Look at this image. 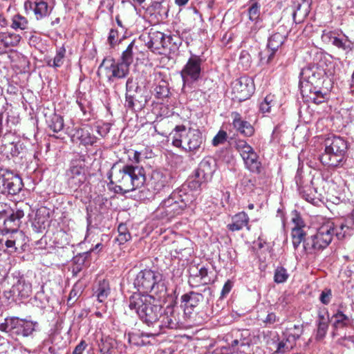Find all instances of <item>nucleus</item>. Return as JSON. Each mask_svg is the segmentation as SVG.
I'll return each mask as SVG.
<instances>
[{
    "instance_id": "nucleus-1",
    "label": "nucleus",
    "mask_w": 354,
    "mask_h": 354,
    "mask_svg": "<svg viewBox=\"0 0 354 354\" xmlns=\"http://www.w3.org/2000/svg\"><path fill=\"white\" fill-rule=\"evenodd\" d=\"M111 184L115 185L114 192L124 194L141 187L146 178L142 167L124 165L122 168L113 167L109 176Z\"/></svg>"
},
{
    "instance_id": "nucleus-2",
    "label": "nucleus",
    "mask_w": 354,
    "mask_h": 354,
    "mask_svg": "<svg viewBox=\"0 0 354 354\" xmlns=\"http://www.w3.org/2000/svg\"><path fill=\"white\" fill-rule=\"evenodd\" d=\"M129 306L148 325L160 320L162 308L151 295L134 293L129 298Z\"/></svg>"
},
{
    "instance_id": "nucleus-3",
    "label": "nucleus",
    "mask_w": 354,
    "mask_h": 354,
    "mask_svg": "<svg viewBox=\"0 0 354 354\" xmlns=\"http://www.w3.org/2000/svg\"><path fill=\"white\" fill-rule=\"evenodd\" d=\"M335 73V66L331 63L321 60L317 64H309L304 67L300 73V85L303 87L304 82L317 87L324 86L326 83L328 90L330 86L331 77Z\"/></svg>"
},
{
    "instance_id": "nucleus-4",
    "label": "nucleus",
    "mask_w": 354,
    "mask_h": 354,
    "mask_svg": "<svg viewBox=\"0 0 354 354\" xmlns=\"http://www.w3.org/2000/svg\"><path fill=\"white\" fill-rule=\"evenodd\" d=\"M172 145L184 150L195 153L203 143L202 133L198 129L178 125L170 133Z\"/></svg>"
},
{
    "instance_id": "nucleus-5",
    "label": "nucleus",
    "mask_w": 354,
    "mask_h": 354,
    "mask_svg": "<svg viewBox=\"0 0 354 354\" xmlns=\"http://www.w3.org/2000/svg\"><path fill=\"white\" fill-rule=\"evenodd\" d=\"M334 234V223L330 220L324 221L317 228V233L304 240V250L307 253H313L326 248L332 241Z\"/></svg>"
},
{
    "instance_id": "nucleus-6",
    "label": "nucleus",
    "mask_w": 354,
    "mask_h": 354,
    "mask_svg": "<svg viewBox=\"0 0 354 354\" xmlns=\"http://www.w3.org/2000/svg\"><path fill=\"white\" fill-rule=\"evenodd\" d=\"M325 151L320 156V161L328 167H337L342 161L347 149L346 142L341 138H328L324 142Z\"/></svg>"
},
{
    "instance_id": "nucleus-7",
    "label": "nucleus",
    "mask_w": 354,
    "mask_h": 354,
    "mask_svg": "<svg viewBox=\"0 0 354 354\" xmlns=\"http://www.w3.org/2000/svg\"><path fill=\"white\" fill-rule=\"evenodd\" d=\"M191 201L189 196L185 194V197L183 198L179 192H173L167 198L162 201L157 208L156 213L162 218H171L181 214Z\"/></svg>"
},
{
    "instance_id": "nucleus-8",
    "label": "nucleus",
    "mask_w": 354,
    "mask_h": 354,
    "mask_svg": "<svg viewBox=\"0 0 354 354\" xmlns=\"http://www.w3.org/2000/svg\"><path fill=\"white\" fill-rule=\"evenodd\" d=\"M36 324V322L18 317L6 318L0 324V330L9 333L11 335L27 337L35 330Z\"/></svg>"
},
{
    "instance_id": "nucleus-9",
    "label": "nucleus",
    "mask_w": 354,
    "mask_h": 354,
    "mask_svg": "<svg viewBox=\"0 0 354 354\" xmlns=\"http://www.w3.org/2000/svg\"><path fill=\"white\" fill-rule=\"evenodd\" d=\"M235 148L241 156L245 167L253 173L259 174L261 164L254 149L243 140L236 141Z\"/></svg>"
},
{
    "instance_id": "nucleus-10",
    "label": "nucleus",
    "mask_w": 354,
    "mask_h": 354,
    "mask_svg": "<svg viewBox=\"0 0 354 354\" xmlns=\"http://www.w3.org/2000/svg\"><path fill=\"white\" fill-rule=\"evenodd\" d=\"M126 106L131 109H142L146 100L141 94V88L136 80L129 77L126 83Z\"/></svg>"
},
{
    "instance_id": "nucleus-11",
    "label": "nucleus",
    "mask_w": 354,
    "mask_h": 354,
    "mask_svg": "<svg viewBox=\"0 0 354 354\" xmlns=\"http://www.w3.org/2000/svg\"><path fill=\"white\" fill-rule=\"evenodd\" d=\"M160 278L159 273L151 270H141L136 275L133 285L139 292H148L153 290Z\"/></svg>"
},
{
    "instance_id": "nucleus-12",
    "label": "nucleus",
    "mask_w": 354,
    "mask_h": 354,
    "mask_svg": "<svg viewBox=\"0 0 354 354\" xmlns=\"http://www.w3.org/2000/svg\"><path fill=\"white\" fill-rule=\"evenodd\" d=\"M129 71V67L126 64L111 59H104L99 67V72L104 73L109 80L124 78Z\"/></svg>"
},
{
    "instance_id": "nucleus-13",
    "label": "nucleus",
    "mask_w": 354,
    "mask_h": 354,
    "mask_svg": "<svg viewBox=\"0 0 354 354\" xmlns=\"http://www.w3.org/2000/svg\"><path fill=\"white\" fill-rule=\"evenodd\" d=\"M254 90L252 80L248 77H241L232 84V98L239 102L248 99Z\"/></svg>"
},
{
    "instance_id": "nucleus-14",
    "label": "nucleus",
    "mask_w": 354,
    "mask_h": 354,
    "mask_svg": "<svg viewBox=\"0 0 354 354\" xmlns=\"http://www.w3.org/2000/svg\"><path fill=\"white\" fill-rule=\"evenodd\" d=\"M201 60L194 56L191 57L181 71V77L184 84H189L198 80L201 76Z\"/></svg>"
},
{
    "instance_id": "nucleus-15",
    "label": "nucleus",
    "mask_w": 354,
    "mask_h": 354,
    "mask_svg": "<svg viewBox=\"0 0 354 354\" xmlns=\"http://www.w3.org/2000/svg\"><path fill=\"white\" fill-rule=\"evenodd\" d=\"M216 162L214 158L211 156L204 158L198 165L196 176L203 181H208L212 179L213 174L216 171Z\"/></svg>"
},
{
    "instance_id": "nucleus-16",
    "label": "nucleus",
    "mask_w": 354,
    "mask_h": 354,
    "mask_svg": "<svg viewBox=\"0 0 354 354\" xmlns=\"http://www.w3.org/2000/svg\"><path fill=\"white\" fill-rule=\"evenodd\" d=\"M149 39L148 46L153 50L168 48L171 40L170 36L166 35L159 31H150L149 33Z\"/></svg>"
},
{
    "instance_id": "nucleus-17",
    "label": "nucleus",
    "mask_w": 354,
    "mask_h": 354,
    "mask_svg": "<svg viewBox=\"0 0 354 354\" xmlns=\"http://www.w3.org/2000/svg\"><path fill=\"white\" fill-rule=\"evenodd\" d=\"M7 177L5 176H0V183L4 187V189L12 195L18 194L22 189L23 183L20 177L12 174H8Z\"/></svg>"
},
{
    "instance_id": "nucleus-18",
    "label": "nucleus",
    "mask_w": 354,
    "mask_h": 354,
    "mask_svg": "<svg viewBox=\"0 0 354 354\" xmlns=\"http://www.w3.org/2000/svg\"><path fill=\"white\" fill-rule=\"evenodd\" d=\"M295 226L292 229L291 236L292 239V245L295 250H297L302 241L304 240L305 232L303 230L304 224L301 218L295 215L292 219Z\"/></svg>"
},
{
    "instance_id": "nucleus-19",
    "label": "nucleus",
    "mask_w": 354,
    "mask_h": 354,
    "mask_svg": "<svg viewBox=\"0 0 354 354\" xmlns=\"http://www.w3.org/2000/svg\"><path fill=\"white\" fill-rule=\"evenodd\" d=\"M160 325L162 326L167 328H175L176 327L178 322V315H176L175 309L172 306H167L165 310L164 313H161L160 317Z\"/></svg>"
},
{
    "instance_id": "nucleus-20",
    "label": "nucleus",
    "mask_w": 354,
    "mask_h": 354,
    "mask_svg": "<svg viewBox=\"0 0 354 354\" xmlns=\"http://www.w3.org/2000/svg\"><path fill=\"white\" fill-rule=\"evenodd\" d=\"M324 39H328L334 46L344 50H350L353 48V43L344 36V38H339L335 35L333 32H324L322 35Z\"/></svg>"
},
{
    "instance_id": "nucleus-21",
    "label": "nucleus",
    "mask_w": 354,
    "mask_h": 354,
    "mask_svg": "<svg viewBox=\"0 0 354 354\" xmlns=\"http://www.w3.org/2000/svg\"><path fill=\"white\" fill-rule=\"evenodd\" d=\"M90 130L88 127L76 129L72 135V140L73 142L79 141L84 145H93L95 142V137L91 135Z\"/></svg>"
},
{
    "instance_id": "nucleus-22",
    "label": "nucleus",
    "mask_w": 354,
    "mask_h": 354,
    "mask_svg": "<svg viewBox=\"0 0 354 354\" xmlns=\"http://www.w3.org/2000/svg\"><path fill=\"white\" fill-rule=\"evenodd\" d=\"M233 126L238 131L245 136H251L254 133L253 127L247 121L241 119L238 113H233Z\"/></svg>"
},
{
    "instance_id": "nucleus-23",
    "label": "nucleus",
    "mask_w": 354,
    "mask_h": 354,
    "mask_svg": "<svg viewBox=\"0 0 354 354\" xmlns=\"http://www.w3.org/2000/svg\"><path fill=\"white\" fill-rule=\"evenodd\" d=\"M26 10H33L37 19H41L48 14V6L44 1L32 3L30 1H26L24 4Z\"/></svg>"
},
{
    "instance_id": "nucleus-24",
    "label": "nucleus",
    "mask_w": 354,
    "mask_h": 354,
    "mask_svg": "<svg viewBox=\"0 0 354 354\" xmlns=\"http://www.w3.org/2000/svg\"><path fill=\"white\" fill-rule=\"evenodd\" d=\"M331 322L335 328H341L349 326L352 322V318L341 309H338L332 316Z\"/></svg>"
},
{
    "instance_id": "nucleus-25",
    "label": "nucleus",
    "mask_w": 354,
    "mask_h": 354,
    "mask_svg": "<svg viewBox=\"0 0 354 354\" xmlns=\"http://www.w3.org/2000/svg\"><path fill=\"white\" fill-rule=\"evenodd\" d=\"M248 216L244 212H241L233 216L232 223L229 224L227 227L231 231L240 230L248 225Z\"/></svg>"
},
{
    "instance_id": "nucleus-26",
    "label": "nucleus",
    "mask_w": 354,
    "mask_h": 354,
    "mask_svg": "<svg viewBox=\"0 0 354 354\" xmlns=\"http://www.w3.org/2000/svg\"><path fill=\"white\" fill-rule=\"evenodd\" d=\"M301 196L307 201L315 203L317 199L322 195V191L317 187L306 186L299 191Z\"/></svg>"
},
{
    "instance_id": "nucleus-27",
    "label": "nucleus",
    "mask_w": 354,
    "mask_h": 354,
    "mask_svg": "<svg viewBox=\"0 0 354 354\" xmlns=\"http://www.w3.org/2000/svg\"><path fill=\"white\" fill-rule=\"evenodd\" d=\"M285 39L286 37L279 32L274 33L270 37L268 47L272 51V53L268 57V61H270L272 59L274 53L282 45L285 41Z\"/></svg>"
},
{
    "instance_id": "nucleus-28",
    "label": "nucleus",
    "mask_w": 354,
    "mask_h": 354,
    "mask_svg": "<svg viewBox=\"0 0 354 354\" xmlns=\"http://www.w3.org/2000/svg\"><path fill=\"white\" fill-rule=\"evenodd\" d=\"M329 318L324 315L319 314L317 320V330L315 338L318 341L322 340L327 333L328 328Z\"/></svg>"
},
{
    "instance_id": "nucleus-29",
    "label": "nucleus",
    "mask_w": 354,
    "mask_h": 354,
    "mask_svg": "<svg viewBox=\"0 0 354 354\" xmlns=\"http://www.w3.org/2000/svg\"><path fill=\"white\" fill-rule=\"evenodd\" d=\"M250 341L246 338L243 339H234L231 346L233 348L232 354H245L250 348Z\"/></svg>"
},
{
    "instance_id": "nucleus-30",
    "label": "nucleus",
    "mask_w": 354,
    "mask_h": 354,
    "mask_svg": "<svg viewBox=\"0 0 354 354\" xmlns=\"http://www.w3.org/2000/svg\"><path fill=\"white\" fill-rule=\"evenodd\" d=\"M110 292L109 282L106 280L100 281L95 291V295L100 302H103Z\"/></svg>"
},
{
    "instance_id": "nucleus-31",
    "label": "nucleus",
    "mask_w": 354,
    "mask_h": 354,
    "mask_svg": "<svg viewBox=\"0 0 354 354\" xmlns=\"http://www.w3.org/2000/svg\"><path fill=\"white\" fill-rule=\"evenodd\" d=\"M201 297L202 295L192 292L189 294L183 295L181 299L185 308H193L198 304Z\"/></svg>"
},
{
    "instance_id": "nucleus-32",
    "label": "nucleus",
    "mask_w": 354,
    "mask_h": 354,
    "mask_svg": "<svg viewBox=\"0 0 354 354\" xmlns=\"http://www.w3.org/2000/svg\"><path fill=\"white\" fill-rule=\"evenodd\" d=\"M13 292H17L21 297H28L32 292V286L25 281H19L13 288Z\"/></svg>"
},
{
    "instance_id": "nucleus-33",
    "label": "nucleus",
    "mask_w": 354,
    "mask_h": 354,
    "mask_svg": "<svg viewBox=\"0 0 354 354\" xmlns=\"http://www.w3.org/2000/svg\"><path fill=\"white\" fill-rule=\"evenodd\" d=\"M302 333L303 327L301 325H294L292 327L287 328L283 333V335L295 344L296 340L300 337Z\"/></svg>"
},
{
    "instance_id": "nucleus-34",
    "label": "nucleus",
    "mask_w": 354,
    "mask_h": 354,
    "mask_svg": "<svg viewBox=\"0 0 354 354\" xmlns=\"http://www.w3.org/2000/svg\"><path fill=\"white\" fill-rule=\"evenodd\" d=\"M295 344L288 337H285L277 345L276 353L283 354L291 351Z\"/></svg>"
},
{
    "instance_id": "nucleus-35",
    "label": "nucleus",
    "mask_w": 354,
    "mask_h": 354,
    "mask_svg": "<svg viewBox=\"0 0 354 354\" xmlns=\"http://www.w3.org/2000/svg\"><path fill=\"white\" fill-rule=\"evenodd\" d=\"M152 184L156 190H160L166 185L167 178L160 172H153L152 174Z\"/></svg>"
},
{
    "instance_id": "nucleus-36",
    "label": "nucleus",
    "mask_w": 354,
    "mask_h": 354,
    "mask_svg": "<svg viewBox=\"0 0 354 354\" xmlns=\"http://www.w3.org/2000/svg\"><path fill=\"white\" fill-rule=\"evenodd\" d=\"M66 53V49L64 46L60 47L57 50L53 60L49 61L48 65L53 67H59L64 63V58Z\"/></svg>"
},
{
    "instance_id": "nucleus-37",
    "label": "nucleus",
    "mask_w": 354,
    "mask_h": 354,
    "mask_svg": "<svg viewBox=\"0 0 354 354\" xmlns=\"http://www.w3.org/2000/svg\"><path fill=\"white\" fill-rule=\"evenodd\" d=\"M274 98V95H268L264 98V100L260 104V110L261 112L266 113L271 111L272 107L274 106L276 104Z\"/></svg>"
},
{
    "instance_id": "nucleus-38",
    "label": "nucleus",
    "mask_w": 354,
    "mask_h": 354,
    "mask_svg": "<svg viewBox=\"0 0 354 354\" xmlns=\"http://www.w3.org/2000/svg\"><path fill=\"white\" fill-rule=\"evenodd\" d=\"M11 26L14 29L25 30L28 27V21L24 17L17 15L12 18Z\"/></svg>"
},
{
    "instance_id": "nucleus-39",
    "label": "nucleus",
    "mask_w": 354,
    "mask_h": 354,
    "mask_svg": "<svg viewBox=\"0 0 354 354\" xmlns=\"http://www.w3.org/2000/svg\"><path fill=\"white\" fill-rule=\"evenodd\" d=\"M114 343V340L112 339H102V343L100 345L101 354H112Z\"/></svg>"
},
{
    "instance_id": "nucleus-40",
    "label": "nucleus",
    "mask_w": 354,
    "mask_h": 354,
    "mask_svg": "<svg viewBox=\"0 0 354 354\" xmlns=\"http://www.w3.org/2000/svg\"><path fill=\"white\" fill-rule=\"evenodd\" d=\"M49 127L54 132L60 131L64 128L63 118L59 115H54L51 119Z\"/></svg>"
},
{
    "instance_id": "nucleus-41",
    "label": "nucleus",
    "mask_w": 354,
    "mask_h": 354,
    "mask_svg": "<svg viewBox=\"0 0 354 354\" xmlns=\"http://www.w3.org/2000/svg\"><path fill=\"white\" fill-rule=\"evenodd\" d=\"M134 43L132 41L123 52L121 59V62L126 64L129 67L130 64L133 62V46Z\"/></svg>"
},
{
    "instance_id": "nucleus-42",
    "label": "nucleus",
    "mask_w": 354,
    "mask_h": 354,
    "mask_svg": "<svg viewBox=\"0 0 354 354\" xmlns=\"http://www.w3.org/2000/svg\"><path fill=\"white\" fill-rule=\"evenodd\" d=\"M288 278L287 270L282 268L278 267L274 271V280L277 283L285 282Z\"/></svg>"
},
{
    "instance_id": "nucleus-43",
    "label": "nucleus",
    "mask_w": 354,
    "mask_h": 354,
    "mask_svg": "<svg viewBox=\"0 0 354 354\" xmlns=\"http://www.w3.org/2000/svg\"><path fill=\"white\" fill-rule=\"evenodd\" d=\"M0 354H19V351L15 349L8 342L0 344Z\"/></svg>"
},
{
    "instance_id": "nucleus-44",
    "label": "nucleus",
    "mask_w": 354,
    "mask_h": 354,
    "mask_svg": "<svg viewBox=\"0 0 354 354\" xmlns=\"http://www.w3.org/2000/svg\"><path fill=\"white\" fill-rule=\"evenodd\" d=\"M6 37H5L4 47L13 46L17 45L19 40L20 37L14 34H8L5 32Z\"/></svg>"
},
{
    "instance_id": "nucleus-45",
    "label": "nucleus",
    "mask_w": 354,
    "mask_h": 354,
    "mask_svg": "<svg viewBox=\"0 0 354 354\" xmlns=\"http://www.w3.org/2000/svg\"><path fill=\"white\" fill-rule=\"evenodd\" d=\"M157 97L159 98L165 97L168 95L169 90L165 82H162V84L157 86L155 88Z\"/></svg>"
},
{
    "instance_id": "nucleus-46",
    "label": "nucleus",
    "mask_w": 354,
    "mask_h": 354,
    "mask_svg": "<svg viewBox=\"0 0 354 354\" xmlns=\"http://www.w3.org/2000/svg\"><path fill=\"white\" fill-rule=\"evenodd\" d=\"M351 229L346 224H341L339 229H336L335 234L339 239H343L347 234H349Z\"/></svg>"
},
{
    "instance_id": "nucleus-47",
    "label": "nucleus",
    "mask_w": 354,
    "mask_h": 354,
    "mask_svg": "<svg viewBox=\"0 0 354 354\" xmlns=\"http://www.w3.org/2000/svg\"><path fill=\"white\" fill-rule=\"evenodd\" d=\"M227 139V133L223 131H220L213 138L212 144L214 146H218L225 142Z\"/></svg>"
},
{
    "instance_id": "nucleus-48",
    "label": "nucleus",
    "mask_w": 354,
    "mask_h": 354,
    "mask_svg": "<svg viewBox=\"0 0 354 354\" xmlns=\"http://www.w3.org/2000/svg\"><path fill=\"white\" fill-rule=\"evenodd\" d=\"M249 18L252 21L256 20L259 15V6L254 3L248 10Z\"/></svg>"
},
{
    "instance_id": "nucleus-49",
    "label": "nucleus",
    "mask_w": 354,
    "mask_h": 354,
    "mask_svg": "<svg viewBox=\"0 0 354 354\" xmlns=\"http://www.w3.org/2000/svg\"><path fill=\"white\" fill-rule=\"evenodd\" d=\"M331 297H332L331 290L329 289H325L321 293L319 299L322 304H328L330 301Z\"/></svg>"
},
{
    "instance_id": "nucleus-50",
    "label": "nucleus",
    "mask_w": 354,
    "mask_h": 354,
    "mask_svg": "<svg viewBox=\"0 0 354 354\" xmlns=\"http://www.w3.org/2000/svg\"><path fill=\"white\" fill-rule=\"evenodd\" d=\"M82 174V169L80 167L75 166L72 167L70 170L68 175L71 176L73 178L75 177L80 176Z\"/></svg>"
},
{
    "instance_id": "nucleus-51",
    "label": "nucleus",
    "mask_w": 354,
    "mask_h": 354,
    "mask_svg": "<svg viewBox=\"0 0 354 354\" xmlns=\"http://www.w3.org/2000/svg\"><path fill=\"white\" fill-rule=\"evenodd\" d=\"M300 7H301V5L299 4L298 7H297V10H293V12H292V17H293L294 21H297V15L301 16V19H299V22L302 19V18H304V17H306L307 15L308 10H305L304 12L301 13L299 10Z\"/></svg>"
},
{
    "instance_id": "nucleus-52",
    "label": "nucleus",
    "mask_w": 354,
    "mask_h": 354,
    "mask_svg": "<svg viewBox=\"0 0 354 354\" xmlns=\"http://www.w3.org/2000/svg\"><path fill=\"white\" fill-rule=\"evenodd\" d=\"M131 239V235L129 232L128 233H124V234H118V236L117 237V241L119 242L120 244H123L126 243L127 241H129Z\"/></svg>"
},
{
    "instance_id": "nucleus-53",
    "label": "nucleus",
    "mask_w": 354,
    "mask_h": 354,
    "mask_svg": "<svg viewBox=\"0 0 354 354\" xmlns=\"http://www.w3.org/2000/svg\"><path fill=\"white\" fill-rule=\"evenodd\" d=\"M86 347V344L84 341H82L75 348L73 354H82V352L85 350Z\"/></svg>"
},
{
    "instance_id": "nucleus-54",
    "label": "nucleus",
    "mask_w": 354,
    "mask_h": 354,
    "mask_svg": "<svg viewBox=\"0 0 354 354\" xmlns=\"http://www.w3.org/2000/svg\"><path fill=\"white\" fill-rule=\"evenodd\" d=\"M232 288V283L231 281H227L223 286L222 291H221V295L222 297L225 296L227 294H228L231 289Z\"/></svg>"
},
{
    "instance_id": "nucleus-55",
    "label": "nucleus",
    "mask_w": 354,
    "mask_h": 354,
    "mask_svg": "<svg viewBox=\"0 0 354 354\" xmlns=\"http://www.w3.org/2000/svg\"><path fill=\"white\" fill-rule=\"evenodd\" d=\"M117 36L118 32L115 30L111 29L110 30L109 35L108 37V40L110 44L113 45L116 41Z\"/></svg>"
},
{
    "instance_id": "nucleus-56",
    "label": "nucleus",
    "mask_w": 354,
    "mask_h": 354,
    "mask_svg": "<svg viewBox=\"0 0 354 354\" xmlns=\"http://www.w3.org/2000/svg\"><path fill=\"white\" fill-rule=\"evenodd\" d=\"M207 270L204 267L201 268L199 270V272H198V277H200L201 279L203 280L204 283H207V281L205 280V278L207 277Z\"/></svg>"
},
{
    "instance_id": "nucleus-57",
    "label": "nucleus",
    "mask_w": 354,
    "mask_h": 354,
    "mask_svg": "<svg viewBox=\"0 0 354 354\" xmlns=\"http://www.w3.org/2000/svg\"><path fill=\"white\" fill-rule=\"evenodd\" d=\"M277 321V317L274 313H270L267 315L265 322L268 324H273Z\"/></svg>"
},
{
    "instance_id": "nucleus-58",
    "label": "nucleus",
    "mask_w": 354,
    "mask_h": 354,
    "mask_svg": "<svg viewBox=\"0 0 354 354\" xmlns=\"http://www.w3.org/2000/svg\"><path fill=\"white\" fill-rule=\"evenodd\" d=\"M14 213V217L18 221L24 216V212L22 209H17Z\"/></svg>"
},
{
    "instance_id": "nucleus-59",
    "label": "nucleus",
    "mask_w": 354,
    "mask_h": 354,
    "mask_svg": "<svg viewBox=\"0 0 354 354\" xmlns=\"http://www.w3.org/2000/svg\"><path fill=\"white\" fill-rule=\"evenodd\" d=\"M118 234L128 233L127 228L125 225L120 224L118 228Z\"/></svg>"
},
{
    "instance_id": "nucleus-60",
    "label": "nucleus",
    "mask_w": 354,
    "mask_h": 354,
    "mask_svg": "<svg viewBox=\"0 0 354 354\" xmlns=\"http://www.w3.org/2000/svg\"><path fill=\"white\" fill-rule=\"evenodd\" d=\"M5 37L6 35H5V32H0V49L4 47V41H5Z\"/></svg>"
},
{
    "instance_id": "nucleus-61",
    "label": "nucleus",
    "mask_w": 354,
    "mask_h": 354,
    "mask_svg": "<svg viewBox=\"0 0 354 354\" xmlns=\"http://www.w3.org/2000/svg\"><path fill=\"white\" fill-rule=\"evenodd\" d=\"M324 95H322V96H317L316 97H315L314 102L316 104H319L324 101Z\"/></svg>"
},
{
    "instance_id": "nucleus-62",
    "label": "nucleus",
    "mask_w": 354,
    "mask_h": 354,
    "mask_svg": "<svg viewBox=\"0 0 354 354\" xmlns=\"http://www.w3.org/2000/svg\"><path fill=\"white\" fill-rule=\"evenodd\" d=\"M140 153L135 151L133 153V158L136 162H138L140 161Z\"/></svg>"
},
{
    "instance_id": "nucleus-63",
    "label": "nucleus",
    "mask_w": 354,
    "mask_h": 354,
    "mask_svg": "<svg viewBox=\"0 0 354 354\" xmlns=\"http://www.w3.org/2000/svg\"><path fill=\"white\" fill-rule=\"evenodd\" d=\"M15 245V241L12 240H7L6 241V245L7 248H12Z\"/></svg>"
},
{
    "instance_id": "nucleus-64",
    "label": "nucleus",
    "mask_w": 354,
    "mask_h": 354,
    "mask_svg": "<svg viewBox=\"0 0 354 354\" xmlns=\"http://www.w3.org/2000/svg\"><path fill=\"white\" fill-rule=\"evenodd\" d=\"M188 1L189 0H175V2L178 6H181L185 5Z\"/></svg>"
}]
</instances>
